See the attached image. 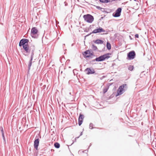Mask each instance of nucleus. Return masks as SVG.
I'll return each mask as SVG.
<instances>
[{"label": "nucleus", "mask_w": 156, "mask_h": 156, "mask_svg": "<svg viewBox=\"0 0 156 156\" xmlns=\"http://www.w3.org/2000/svg\"><path fill=\"white\" fill-rule=\"evenodd\" d=\"M92 48L94 50H96L97 49V48L96 46L93 44L92 46Z\"/></svg>", "instance_id": "obj_20"}, {"label": "nucleus", "mask_w": 156, "mask_h": 156, "mask_svg": "<svg viewBox=\"0 0 156 156\" xmlns=\"http://www.w3.org/2000/svg\"><path fill=\"white\" fill-rule=\"evenodd\" d=\"M84 118V116L83 115L80 114V116L79 118V125L80 126L82 123L83 121V119Z\"/></svg>", "instance_id": "obj_12"}, {"label": "nucleus", "mask_w": 156, "mask_h": 156, "mask_svg": "<svg viewBox=\"0 0 156 156\" xmlns=\"http://www.w3.org/2000/svg\"><path fill=\"white\" fill-rule=\"evenodd\" d=\"M34 149L36 151L38 150V147L39 144V139L37 136L35 137V139L34 142Z\"/></svg>", "instance_id": "obj_8"}, {"label": "nucleus", "mask_w": 156, "mask_h": 156, "mask_svg": "<svg viewBox=\"0 0 156 156\" xmlns=\"http://www.w3.org/2000/svg\"><path fill=\"white\" fill-rule=\"evenodd\" d=\"M86 73L87 74H92L94 73V70L93 68H87L85 70Z\"/></svg>", "instance_id": "obj_10"}, {"label": "nucleus", "mask_w": 156, "mask_h": 156, "mask_svg": "<svg viewBox=\"0 0 156 156\" xmlns=\"http://www.w3.org/2000/svg\"><path fill=\"white\" fill-rule=\"evenodd\" d=\"M111 55L112 54L110 53H107L96 58L95 60L97 62H101L106 59H107L111 57Z\"/></svg>", "instance_id": "obj_1"}, {"label": "nucleus", "mask_w": 156, "mask_h": 156, "mask_svg": "<svg viewBox=\"0 0 156 156\" xmlns=\"http://www.w3.org/2000/svg\"><path fill=\"white\" fill-rule=\"evenodd\" d=\"M55 147L56 148H59L60 147V144L58 143H55L54 144Z\"/></svg>", "instance_id": "obj_16"}, {"label": "nucleus", "mask_w": 156, "mask_h": 156, "mask_svg": "<svg viewBox=\"0 0 156 156\" xmlns=\"http://www.w3.org/2000/svg\"><path fill=\"white\" fill-rule=\"evenodd\" d=\"M2 136H3V137L4 139L5 138V137H4V133H3V130H2Z\"/></svg>", "instance_id": "obj_23"}, {"label": "nucleus", "mask_w": 156, "mask_h": 156, "mask_svg": "<svg viewBox=\"0 0 156 156\" xmlns=\"http://www.w3.org/2000/svg\"><path fill=\"white\" fill-rule=\"evenodd\" d=\"M23 49L26 51V52L29 53L30 50L28 48V44H27L26 45H24L23 47Z\"/></svg>", "instance_id": "obj_13"}, {"label": "nucleus", "mask_w": 156, "mask_h": 156, "mask_svg": "<svg viewBox=\"0 0 156 156\" xmlns=\"http://www.w3.org/2000/svg\"><path fill=\"white\" fill-rule=\"evenodd\" d=\"M38 30L36 27H33L31 30V35L32 37L34 38H37V36H36V34L37 33Z\"/></svg>", "instance_id": "obj_5"}, {"label": "nucleus", "mask_w": 156, "mask_h": 156, "mask_svg": "<svg viewBox=\"0 0 156 156\" xmlns=\"http://www.w3.org/2000/svg\"><path fill=\"white\" fill-rule=\"evenodd\" d=\"M105 30L103 28L99 27V28L95 29L93 30L92 32L93 33L95 34L101 32H105Z\"/></svg>", "instance_id": "obj_11"}, {"label": "nucleus", "mask_w": 156, "mask_h": 156, "mask_svg": "<svg viewBox=\"0 0 156 156\" xmlns=\"http://www.w3.org/2000/svg\"><path fill=\"white\" fill-rule=\"evenodd\" d=\"M134 68V67L133 66H129V67L128 69L130 71H132L133 70Z\"/></svg>", "instance_id": "obj_19"}, {"label": "nucleus", "mask_w": 156, "mask_h": 156, "mask_svg": "<svg viewBox=\"0 0 156 156\" xmlns=\"http://www.w3.org/2000/svg\"><path fill=\"white\" fill-rule=\"evenodd\" d=\"M94 43L98 44H101L103 43L104 41L101 40H97L94 42Z\"/></svg>", "instance_id": "obj_14"}, {"label": "nucleus", "mask_w": 156, "mask_h": 156, "mask_svg": "<svg viewBox=\"0 0 156 156\" xmlns=\"http://www.w3.org/2000/svg\"><path fill=\"white\" fill-rule=\"evenodd\" d=\"M32 60H31V59H30V61L29 64L28 65V70H30V67L32 65Z\"/></svg>", "instance_id": "obj_18"}, {"label": "nucleus", "mask_w": 156, "mask_h": 156, "mask_svg": "<svg viewBox=\"0 0 156 156\" xmlns=\"http://www.w3.org/2000/svg\"><path fill=\"white\" fill-rule=\"evenodd\" d=\"M83 54L84 57L86 58L89 57L93 55V52L92 51L88 50L85 51Z\"/></svg>", "instance_id": "obj_6"}, {"label": "nucleus", "mask_w": 156, "mask_h": 156, "mask_svg": "<svg viewBox=\"0 0 156 156\" xmlns=\"http://www.w3.org/2000/svg\"><path fill=\"white\" fill-rule=\"evenodd\" d=\"M100 1L103 3H108L110 1V0H99Z\"/></svg>", "instance_id": "obj_17"}, {"label": "nucleus", "mask_w": 156, "mask_h": 156, "mask_svg": "<svg viewBox=\"0 0 156 156\" xmlns=\"http://www.w3.org/2000/svg\"><path fill=\"white\" fill-rule=\"evenodd\" d=\"M136 55V54L133 51H131L129 52L128 54V57L129 59H134Z\"/></svg>", "instance_id": "obj_7"}, {"label": "nucleus", "mask_w": 156, "mask_h": 156, "mask_svg": "<svg viewBox=\"0 0 156 156\" xmlns=\"http://www.w3.org/2000/svg\"><path fill=\"white\" fill-rule=\"evenodd\" d=\"M82 134H83V133H82V132H81L80 133V135L79 136H78L77 137V138H79V137L80 136H81L82 135Z\"/></svg>", "instance_id": "obj_25"}, {"label": "nucleus", "mask_w": 156, "mask_h": 156, "mask_svg": "<svg viewBox=\"0 0 156 156\" xmlns=\"http://www.w3.org/2000/svg\"><path fill=\"white\" fill-rule=\"evenodd\" d=\"M135 37L136 38H138L139 37V35L138 34H136L135 35Z\"/></svg>", "instance_id": "obj_24"}, {"label": "nucleus", "mask_w": 156, "mask_h": 156, "mask_svg": "<svg viewBox=\"0 0 156 156\" xmlns=\"http://www.w3.org/2000/svg\"><path fill=\"white\" fill-rule=\"evenodd\" d=\"M122 9L121 8H118L116 11L115 13L113 14V16L115 17L119 16L121 15Z\"/></svg>", "instance_id": "obj_9"}, {"label": "nucleus", "mask_w": 156, "mask_h": 156, "mask_svg": "<svg viewBox=\"0 0 156 156\" xmlns=\"http://www.w3.org/2000/svg\"><path fill=\"white\" fill-rule=\"evenodd\" d=\"M29 42V40L26 39H21L19 44V45L20 47L21 46H24V45H26L28 44V42Z\"/></svg>", "instance_id": "obj_4"}, {"label": "nucleus", "mask_w": 156, "mask_h": 156, "mask_svg": "<svg viewBox=\"0 0 156 156\" xmlns=\"http://www.w3.org/2000/svg\"><path fill=\"white\" fill-rule=\"evenodd\" d=\"M127 88V85L126 84H124L120 86L117 90V96L119 95L122 94L123 91H124V88Z\"/></svg>", "instance_id": "obj_3"}, {"label": "nucleus", "mask_w": 156, "mask_h": 156, "mask_svg": "<svg viewBox=\"0 0 156 156\" xmlns=\"http://www.w3.org/2000/svg\"><path fill=\"white\" fill-rule=\"evenodd\" d=\"M134 0L135 1H136V0Z\"/></svg>", "instance_id": "obj_26"}, {"label": "nucleus", "mask_w": 156, "mask_h": 156, "mask_svg": "<svg viewBox=\"0 0 156 156\" xmlns=\"http://www.w3.org/2000/svg\"><path fill=\"white\" fill-rule=\"evenodd\" d=\"M106 46L107 49L108 50H110L111 49V45L108 42H107L106 45Z\"/></svg>", "instance_id": "obj_15"}, {"label": "nucleus", "mask_w": 156, "mask_h": 156, "mask_svg": "<svg viewBox=\"0 0 156 156\" xmlns=\"http://www.w3.org/2000/svg\"><path fill=\"white\" fill-rule=\"evenodd\" d=\"M83 18L84 20L88 23H92L94 20L93 16L90 14L84 15Z\"/></svg>", "instance_id": "obj_2"}, {"label": "nucleus", "mask_w": 156, "mask_h": 156, "mask_svg": "<svg viewBox=\"0 0 156 156\" xmlns=\"http://www.w3.org/2000/svg\"><path fill=\"white\" fill-rule=\"evenodd\" d=\"M107 91V88L104 89L103 90L104 93H106Z\"/></svg>", "instance_id": "obj_22"}, {"label": "nucleus", "mask_w": 156, "mask_h": 156, "mask_svg": "<svg viewBox=\"0 0 156 156\" xmlns=\"http://www.w3.org/2000/svg\"><path fill=\"white\" fill-rule=\"evenodd\" d=\"M33 55H34V51L32 50V52L31 53V59H31V60H32Z\"/></svg>", "instance_id": "obj_21"}]
</instances>
